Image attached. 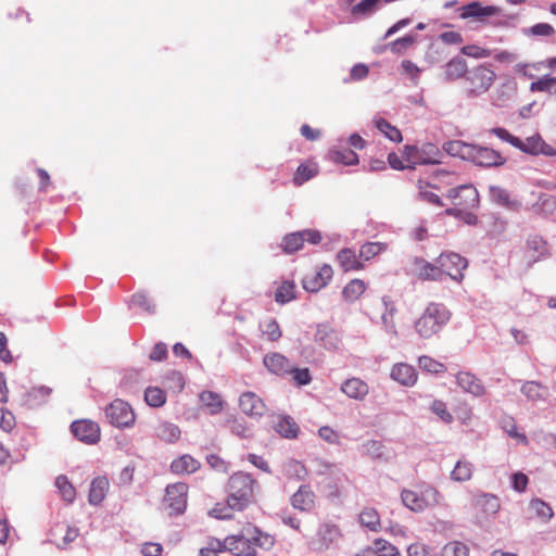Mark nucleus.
Here are the masks:
<instances>
[{
	"label": "nucleus",
	"instance_id": "obj_55",
	"mask_svg": "<svg viewBox=\"0 0 556 556\" xmlns=\"http://www.w3.org/2000/svg\"><path fill=\"white\" fill-rule=\"evenodd\" d=\"M286 470L290 477H295L299 480H303L306 476V469H305L304 465H302L300 462L294 460V459H290L286 464Z\"/></svg>",
	"mask_w": 556,
	"mask_h": 556
},
{
	"label": "nucleus",
	"instance_id": "obj_19",
	"mask_svg": "<svg viewBox=\"0 0 556 556\" xmlns=\"http://www.w3.org/2000/svg\"><path fill=\"white\" fill-rule=\"evenodd\" d=\"M415 270L418 278L422 280L441 281L443 279L442 268L437 262L431 264L422 258H415Z\"/></svg>",
	"mask_w": 556,
	"mask_h": 556
},
{
	"label": "nucleus",
	"instance_id": "obj_60",
	"mask_svg": "<svg viewBox=\"0 0 556 556\" xmlns=\"http://www.w3.org/2000/svg\"><path fill=\"white\" fill-rule=\"evenodd\" d=\"M460 51L463 54H465L467 56L476 58V59L489 58L491 55L490 50L481 48L476 45L465 46L462 48Z\"/></svg>",
	"mask_w": 556,
	"mask_h": 556
},
{
	"label": "nucleus",
	"instance_id": "obj_6",
	"mask_svg": "<svg viewBox=\"0 0 556 556\" xmlns=\"http://www.w3.org/2000/svg\"><path fill=\"white\" fill-rule=\"evenodd\" d=\"M470 162L481 167H498L505 164L506 159L494 149L472 144L470 150Z\"/></svg>",
	"mask_w": 556,
	"mask_h": 556
},
{
	"label": "nucleus",
	"instance_id": "obj_2",
	"mask_svg": "<svg viewBox=\"0 0 556 556\" xmlns=\"http://www.w3.org/2000/svg\"><path fill=\"white\" fill-rule=\"evenodd\" d=\"M256 481L249 473L239 471L228 480V504L237 510L244 509L254 496Z\"/></svg>",
	"mask_w": 556,
	"mask_h": 556
},
{
	"label": "nucleus",
	"instance_id": "obj_3",
	"mask_svg": "<svg viewBox=\"0 0 556 556\" xmlns=\"http://www.w3.org/2000/svg\"><path fill=\"white\" fill-rule=\"evenodd\" d=\"M495 73L485 65H480L467 73V81L470 84L468 94L471 97L486 92L495 80Z\"/></svg>",
	"mask_w": 556,
	"mask_h": 556
},
{
	"label": "nucleus",
	"instance_id": "obj_36",
	"mask_svg": "<svg viewBox=\"0 0 556 556\" xmlns=\"http://www.w3.org/2000/svg\"><path fill=\"white\" fill-rule=\"evenodd\" d=\"M200 401L211 409V414H217L223 407L220 395L212 391L202 392Z\"/></svg>",
	"mask_w": 556,
	"mask_h": 556
},
{
	"label": "nucleus",
	"instance_id": "obj_23",
	"mask_svg": "<svg viewBox=\"0 0 556 556\" xmlns=\"http://www.w3.org/2000/svg\"><path fill=\"white\" fill-rule=\"evenodd\" d=\"M341 390L349 397L362 401L368 394V386L358 378H351L342 383Z\"/></svg>",
	"mask_w": 556,
	"mask_h": 556
},
{
	"label": "nucleus",
	"instance_id": "obj_11",
	"mask_svg": "<svg viewBox=\"0 0 556 556\" xmlns=\"http://www.w3.org/2000/svg\"><path fill=\"white\" fill-rule=\"evenodd\" d=\"M460 17L469 18L475 17L478 21H484L489 16H493L500 13V9L494 5L483 7L478 1H472L466 5H463L460 9Z\"/></svg>",
	"mask_w": 556,
	"mask_h": 556
},
{
	"label": "nucleus",
	"instance_id": "obj_15",
	"mask_svg": "<svg viewBox=\"0 0 556 556\" xmlns=\"http://www.w3.org/2000/svg\"><path fill=\"white\" fill-rule=\"evenodd\" d=\"M390 377L402 386L412 387L417 381V371L406 363H399L392 367Z\"/></svg>",
	"mask_w": 556,
	"mask_h": 556
},
{
	"label": "nucleus",
	"instance_id": "obj_14",
	"mask_svg": "<svg viewBox=\"0 0 556 556\" xmlns=\"http://www.w3.org/2000/svg\"><path fill=\"white\" fill-rule=\"evenodd\" d=\"M456 382L463 391L472 394L473 396H482L485 388L481 380L469 371H460L456 375Z\"/></svg>",
	"mask_w": 556,
	"mask_h": 556
},
{
	"label": "nucleus",
	"instance_id": "obj_51",
	"mask_svg": "<svg viewBox=\"0 0 556 556\" xmlns=\"http://www.w3.org/2000/svg\"><path fill=\"white\" fill-rule=\"evenodd\" d=\"M262 331L268 340L277 341L281 337V330L276 319H268L262 324Z\"/></svg>",
	"mask_w": 556,
	"mask_h": 556
},
{
	"label": "nucleus",
	"instance_id": "obj_49",
	"mask_svg": "<svg viewBox=\"0 0 556 556\" xmlns=\"http://www.w3.org/2000/svg\"><path fill=\"white\" fill-rule=\"evenodd\" d=\"M419 494L425 506V509L429 506H434L439 503L440 494L431 485H425Z\"/></svg>",
	"mask_w": 556,
	"mask_h": 556
},
{
	"label": "nucleus",
	"instance_id": "obj_8",
	"mask_svg": "<svg viewBox=\"0 0 556 556\" xmlns=\"http://www.w3.org/2000/svg\"><path fill=\"white\" fill-rule=\"evenodd\" d=\"M187 490L185 483H175L166 488L164 503L172 509V514H181L187 505Z\"/></svg>",
	"mask_w": 556,
	"mask_h": 556
},
{
	"label": "nucleus",
	"instance_id": "obj_31",
	"mask_svg": "<svg viewBox=\"0 0 556 556\" xmlns=\"http://www.w3.org/2000/svg\"><path fill=\"white\" fill-rule=\"evenodd\" d=\"M531 91H542L551 96H556V77L551 75H544L530 85Z\"/></svg>",
	"mask_w": 556,
	"mask_h": 556
},
{
	"label": "nucleus",
	"instance_id": "obj_21",
	"mask_svg": "<svg viewBox=\"0 0 556 556\" xmlns=\"http://www.w3.org/2000/svg\"><path fill=\"white\" fill-rule=\"evenodd\" d=\"M179 427L169 421H159L154 427V435L165 443L173 444L180 438Z\"/></svg>",
	"mask_w": 556,
	"mask_h": 556
},
{
	"label": "nucleus",
	"instance_id": "obj_44",
	"mask_svg": "<svg viewBox=\"0 0 556 556\" xmlns=\"http://www.w3.org/2000/svg\"><path fill=\"white\" fill-rule=\"evenodd\" d=\"M420 152V164H435L439 163L437 156L440 155V151L433 143H426L419 148Z\"/></svg>",
	"mask_w": 556,
	"mask_h": 556
},
{
	"label": "nucleus",
	"instance_id": "obj_42",
	"mask_svg": "<svg viewBox=\"0 0 556 556\" xmlns=\"http://www.w3.org/2000/svg\"><path fill=\"white\" fill-rule=\"evenodd\" d=\"M55 485L66 502L72 503L74 501L76 494L75 489L65 476H59L55 479Z\"/></svg>",
	"mask_w": 556,
	"mask_h": 556
},
{
	"label": "nucleus",
	"instance_id": "obj_59",
	"mask_svg": "<svg viewBox=\"0 0 556 556\" xmlns=\"http://www.w3.org/2000/svg\"><path fill=\"white\" fill-rule=\"evenodd\" d=\"M131 301L135 305H138L139 307L143 308L146 312L150 314H153L155 312V305L143 292L134 294Z\"/></svg>",
	"mask_w": 556,
	"mask_h": 556
},
{
	"label": "nucleus",
	"instance_id": "obj_29",
	"mask_svg": "<svg viewBox=\"0 0 556 556\" xmlns=\"http://www.w3.org/2000/svg\"><path fill=\"white\" fill-rule=\"evenodd\" d=\"M473 466L470 462L459 459L451 472V479L457 482H465L471 479Z\"/></svg>",
	"mask_w": 556,
	"mask_h": 556
},
{
	"label": "nucleus",
	"instance_id": "obj_63",
	"mask_svg": "<svg viewBox=\"0 0 556 556\" xmlns=\"http://www.w3.org/2000/svg\"><path fill=\"white\" fill-rule=\"evenodd\" d=\"M232 510H237V508L230 507L228 503L226 505L216 504L215 507L211 509L210 515L217 519H229L231 518Z\"/></svg>",
	"mask_w": 556,
	"mask_h": 556
},
{
	"label": "nucleus",
	"instance_id": "obj_13",
	"mask_svg": "<svg viewBox=\"0 0 556 556\" xmlns=\"http://www.w3.org/2000/svg\"><path fill=\"white\" fill-rule=\"evenodd\" d=\"M241 410L251 417H261L265 413V404L253 392H245L239 399Z\"/></svg>",
	"mask_w": 556,
	"mask_h": 556
},
{
	"label": "nucleus",
	"instance_id": "obj_27",
	"mask_svg": "<svg viewBox=\"0 0 556 556\" xmlns=\"http://www.w3.org/2000/svg\"><path fill=\"white\" fill-rule=\"evenodd\" d=\"M471 146L472 144L460 140H452L444 143L443 150L452 156H457L468 161L470 157Z\"/></svg>",
	"mask_w": 556,
	"mask_h": 556
},
{
	"label": "nucleus",
	"instance_id": "obj_4",
	"mask_svg": "<svg viewBox=\"0 0 556 556\" xmlns=\"http://www.w3.org/2000/svg\"><path fill=\"white\" fill-rule=\"evenodd\" d=\"M109 422L117 428H127L135 422V413L131 406L123 401L115 400L105 408Z\"/></svg>",
	"mask_w": 556,
	"mask_h": 556
},
{
	"label": "nucleus",
	"instance_id": "obj_38",
	"mask_svg": "<svg viewBox=\"0 0 556 556\" xmlns=\"http://www.w3.org/2000/svg\"><path fill=\"white\" fill-rule=\"evenodd\" d=\"M144 400L152 407H160L165 404L166 395L163 390L156 387H149L144 392Z\"/></svg>",
	"mask_w": 556,
	"mask_h": 556
},
{
	"label": "nucleus",
	"instance_id": "obj_47",
	"mask_svg": "<svg viewBox=\"0 0 556 556\" xmlns=\"http://www.w3.org/2000/svg\"><path fill=\"white\" fill-rule=\"evenodd\" d=\"M416 41V37L414 35H406L402 38H399L389 43V49L395 53L401 54L408 48H410Z\"/></svg>",
	"mask_w": 556,
	"mask_h": 556
},
{
	"label": "nucleus",
	"instance_id": "obj_32",
	"mask_svg": "<svg viewBox=\"0 0 556 556\" xmlns=\"http://www.w3.org/2000/svg\"><path fill=\"white\" fill-rule=\"evenodd\" d=\"M521 392L531 401H540L545 399L547 389L535 381H527L521 387Z\"/></svg>",
	"mask_w": 556,
	"mask_h": 556
},
{
	"label": "nucleus",
	"instance_id": "obj_5",
	"mask_svg": "<svg viewBox=\"0 0 556 556\" xmlns=\"http://www.w3.org/2000/svg\"><path fill=\"white\" fill-rule=\"evenodd\" d=\"M437 263L442 268L443 277L448 276L456 281H460L464 278L463 270L468 265L465 257L454 252L441 253L437 258Z\"/></svg>",
	"mask_w": 556,
	"mask_h": 556
},
{
	"label": "nucleus",
	"instance_id": "obj_25",
	"mask_svg": "<svg viewBox=\"0 0 556 556\" xmlns=\"http://www.w3.org/2000/svg\"><path fill=\"white\" fill-rule=\"evenodd\" d=\"M467 73V63L463 58L455 56L444 66V80L453 81Z\"/></svg>",
	"mask_w": 556,
	"mask_h": 556
},
{
	"label": "nucleus",
	"instance_id": "obj_50",
	"mask_svg": "<svg viewBox=\"0 0 556 556\" xmlns=\"http://www.w3.org/2000/svg\"><path fill=\"white\" fill-rule=\"evenodd\" d=\"M374 548L380 556H401L399 549L388 541L383 539H377L374 541Z\"/></svg>",
	"mask_w": 556,
	"mask_h": 556
},
{
	"label": "nucleus",
	"instance_id": "obj_37",
	"mask_svg": "<svg viewBox=\"0 0 556 556\" xmlns=\"http://www.w3.org/2000/svg\"><path fill=\"white\" fill-rule=\"evenodd\" d=\"M376 127L393 142H401L403 139L401 131L384 118L377 119Z\"/></svg>",
	"mask_w": 556,
	"mask_h": 556
},
{
	"label": "nucleus",
	"instance_id": "obj_12",
	"mask_svg": "<svg viewBox=\"0 0 556 556\" xmlns=\"http://www.w3.org/2000/svg\"><path fill=\"white\" fill-rule=\"evenodd\" d=\"M332 277V268L325 265L319 271L312 275H306L303 278V288L308 292H317L325 287Z\"/></svg>",
	"mask_w": 556,
	"mask_h": 556
},
{
	"label": "nucleus",
	"instance_id": "obj_52",
	"mask_svg": "<svg viewBox=\"0 0 556 556\" xmlns=\"http://www.w3.org/2000/svg\"><path fill=\"white\" fill-rule=\"evenodd\" d=\"M404 159L408 162L406 165L409 169H415L417 164H420V152L416 146H405L403 152Z\"/></svg>",
	"mask_w": 556,
	"mask_h": 556
},
{
	"label": "nucleus",
	"instance_id": "obj_35",
	"mask_svg": "<svg viewBox=\"0 0 556 556\" xmlns=\"http://www.w3.org/2000/svg\"><path fill=\"white\" fill-rule=\"evenodd\" d=\"M476 503L488 515H494L500 508L498 498L492 494L478 496Z\"/></svg>",
	"mask_w": 556,
	"mask_h": 556
},
{
	"label": "nucleus",
	"instance_id": "obj_41",
	"mask_svg": "<svg viewBox=\"0 0 556 556\" xmlns=\"http://www.w3.org/2000/svg\"><path fill=\"white\" fill-rule=\"evenodd\" d=\"M542 144L543 139L541 138V136L535 135L532 137H528L525 141L520 139V144L515 146V148L521 150L525 153L539 154Z\"/></svg>",
	"mask_w": 556,
	"mask_h": 556
},
{
	"label": "nucleus",
	"instance_id": "obj_7",
	"mask_svg": "<svg viewBox=\"0 0 556 556\" xmlns=\"http://www.w3.org/2000/svg\"><path fill=\"white\" fill-rule=\"evenodd\" d=\"M447 198L452 200L453 205L459 207L473 210L479 205V193L471 185H463L450 189Z\"/></svg>",
	"mask_w": 556,
	"mask_h": 556
},
{
	"label": "nucleus",
	"instance_id": "obj_45",
	"mask_svg": "<svg viewBox=\"0 0 556 556\" xmlns=\"http://www.w3.org/2000/svg\"><path fill=\"white\" fill-rule=\"evenodd\" d=\"M304 237L302 231L287 235L283 239V249L287 253H293L302 248Z\"/></svg>",
	"mask_w": 556,
	"mask_h": 556
},
{
	"label": "nucleus",
	"instance_id": "obj_30",
	"mask_svg": "<svg viewBox=\"0 0 556 556\" xmlns=\"http://www.w3.org/2000/svg\"><path fill=\"white\" fill-rule=\"evenodd\" d=\"M338 261L345 271L358 270L363 268V264L357 260L354 251L343 249L338 253Z\"/></svg>",
	"mask_w": 556,
	"mask_h": 556
},
{
	"label": "nucleus",
	"instance_id": "obj_58",
	"mask_svg": "<svg viewBox=\"0 0 556 556\" xmlns=\"http://www.w3.org/2000/svg\"><path fill=\"white\" fill-rule=\"evenodd\" d=\"M380 251H381L380 243L368 242L361 247L359 257L363 258L364 261H369L370 258H372L374 256L379 254Z\"/></svg>",
	"mask_w": 556,
	"mask_h": 556
},
{
	"label": "nucleus",
	"instance_id": "obj_1",
	"mask_svg": "<svg viewBox=\"0 0 556 556\" xmlns=\"http://www.w3.org/2000/svg\"><path fill=\"white\" fill-rule=\"evenodd\" d=\"M451 313L442 303H429L422 315L415 321V329L422 338H431L448 323Z\"/></svg>",
	"mask_w": 556,
	"mask_h": 556
},
{
	"label": "nucleus",
	"instance_id": "obj_34",
	"mask_svg": "<svg viewBox=\"0 0 556 556\" xmlns=\"http://www.w3.org/2000/svg\"><path fill=\"white\" fill-rule=\"evenodd\" d=\"M401 500L402 503L413 511H422L425 509L420 494L415 491L403 490Z\"/></svg>",
	"mask_w": 556,
	"mask_h": 556
},
{
	"label": "nucleus",
	"instance_id": "obj_61",
	"mask_svg": "<svg viewBox=\"0 0 556 556\" xmlns=\"http://www.w3.org/2000/svg\"><path fill=\"white\" fill-rule=\"evenodd\" d=\"M431 410L439 416L444 422H451L453 416L446 408V404L443 401L435 400L432 402Z\"/></svg>",
	"mask_w": 556,
	"mask_h": 556
},
{
	"label": "nucleus",
	"instance_id": "obj_54",
	"mask_svg": "<svg viewBox=\"0 0 556 556\" xmlns=\"http://www.w3.org/2000/svg\"><path fill=\"white\" fill-rule=\"evenodd\" d=\"M418 364L421 369L428 372H441L444 370L443 364L426 355L419 357Z\"/></svg>",
	"mask_w": 556,
	"mask_h": 556
},
{
	"label": "nucleus",
	"instance_id": "obj_53",
	"mask_svg": "<svg viewBox=\"0 0 556 556\" xmlns=\"http://www.w3.org/2000/svg\"><path fill=\"white\" fill-rule=\"evenodd\" d=\"M527 245L530 250L539 253L538 256L533 257L534 262L539 261L541 256H544L547 253L546 242L539 236L530 237L527 241Z\"/></svg>",
	"mask_w": 556,
	"mask_h": 556
},
{
	"label": "nucleus",
	"instance_id": "obj_22",
	"mask_svg": "<svg viewBox=\"0 0 556 556\" xmlns=\"http://www.w3.org/2000/svg\"><path fill=\"white\" fill-rule=\"evenodd\" d=\"M265 367L273 374L283 376L290 371V363L280 353H270L264 357Z\"/></svg>",
	"mask_w": 556,
	"mask_h": 556
},
{
	"label": "nucleus",
	"instance_id": "obj_43",
	"mask_svg": "<svg viewBox=\"0 0 556 556\" xmlns=\"http://www.w3.org/2000/svg\"><path fill=\"white\" fill-rule=\"evenodd\" d=\"M331 160L333 162L342 163L344 165H353L358 162V156L354 151L350 149H344L331 151Z\"/></svg>",
	"mask_w": 556,
	"mask_h": 556
},
{
	"label": "nucleus",
	"instance_id": "obj_24",
	"mask_svg": "<svg viewBox=\"0 0 556 556\" xmlns=\"http://www.w3.org/2000/svg\"><path fill=\"white\" fill-rule=\"evenodd\" d=\"M200 468V463L189 454H185L170 464V470L177 475L193 473Z\"/></svg>",
	"mask_w": 556,
	"mask_h": 556
},
{
	"label": "nucleus",
	"instance_id": "obj_46",
	"mask_svg": "<svg viewBox=\"0 0 556 556\" xmlns=\"http://www.w3.org/2000/svg\"><path fill=\"white\" fill-rule=\"evenodd\" d=\"M294 288L293 282L285 281L276 291V302L285 304L294 299Z\"/></svg>",
	"mask_w": 556,
	"mask_h": 556
},
{
	"label": "nucleus",
	"instance_id": "obj_10",
	"mask_svg": "<svg viewBox=\"0 0 556 556\" xmlns=\"http://www.w3.org/2000/svg\"><path fill=\"white\" fill-rule=\"evenodd\" d=\"M340 536L338 527L333 525H321L317 531L316 538L312 541V546L316 551L328 549Z\"/></svg>",
	"mask_w": 556,
	"mask_h": 556
},
{
	"label": "nucleus",
	"instance_id": "obj_9",
	"mask_svg": "<svg viewBox=\"0 0 556 556\" xmlns=\"http://www.w3.org/2000/svg\"><path fill=\"white\" fill-rule=\"evenodd\" d=\"M75 438L87 444H94L100 440V427L91 420H76L71 425Z\"/></svg>",
	"mask_w": 556,
	"mask_h": 556
},
{
	"label": "nucleus",
	"instance_id": "obj_33",
	"mask_svg": "<svg viewBox=\"0 0 556 556\" xmlns=\"http://www.w3.org/2000/svg\"><path fill=\"white\" fill-rule=\"evenodd\" d=\"M365 289L363 280L353 279L343 288L342 295L346 301L353 302L364 293Z\"/></svg>",
	"mask_w": 556,
	"mask_h": 556
},
{
	"label": "nucleus",
	"instance_id": "obj_48",
	"mask_svg": "<svg viewBox=\"0 0 556 556\" xmlns=\"http://www.w3.org/2000/svg\"><path fill=\"white\" fill-rule=\"evenodd\" d=\"M382 303L386 306V312L382 314L381 319L388 332L395 333V325L393 323L394 306L388 298H382Z\"/></svg>",
	"mask_w": 556,
	"mask_h": 556
},
{
	"label": "nucleus",
	"instance_id": "obj_40",
	"mask_svg": "<svg viewBox=\"0 0 556 556\" xmlns=\"http://www.w3.org/2000/svg\"><path fill=\"white\" fill-rule=\"evenodd\" d=\"M359 521L364 527L371 531H377L380 525L379 515L374 508H365L359 514Z\"/></svg>",
	"mask_w": 556,
	"mask_h": 556
},
{
	"label": "nucleus",
	"instance_id": "obj_64",
	"mask_svg": "<svg viewBox=\"0 0 556 556\" xmlns=\"http://www.w3.org/2000/svg\"><path fill=\"white\" fill-rule=\"evenodd\" d=\"M491 134L495 135L497 138L510 143L513 147L520 144V139L518 137L513 136L507 129L502 127H494L490 130Z\"/></svg>",
	"mask_w": 556,
	"mask_h": 556
},
{
	"label": "nucleus",
	"instance_id": "obj_62",
	"mask_svg": "<svg viewBox=\"0 0 556 556\" xmlns=\"http://www.w3.org/2000/svg\"><path fill=\"white\" fill-rule=\"evenodd\" d=\"M490 197L492 201L500 205H508L509 203V194L508 192L497 186H491L490 187Z\"/></svg>",
	"mask_w": 556,
	"mask_h": 556
},
{
	"label": "nucleus",
	"instance_id": "obj_16",
	"mask_svg": "<svg viewBox=\"0 0 556 556\" xmlns=\"http://www.w3.org/2000/svg\"><path fill=\"white\" fill-rule=\"evenodd\" d=\"M315 341L327 350H337L340 345V338L337 331L327 324H319L317 326Z\"/></svg>",
	"mask_w": 556,
	"mask_h": 556
},
{
	"label": "nucleus",
	"instance_id": "obj_57",
	"mask_svg": "<svg viewBox=\"0 0 556 556\" xmlns=\"http://www.w3.org/2000/svg\"><path fill=\"white\" fill-rule=\"evenodd\" d=\"M289 374H292L293 379L298 386H306L312 380L308 368H294L290 366Z\"/></svg>",
	"mask_w": 556,
	"mask_h": 556
},
{
	"label": "nucleus",
	"instance_id": "obj_26",
	"mask_svg": "<svg viewBox=\"0 0 556 556\" xmlns=\"http://www.w3.org/2000/svg\"><path fill=\"white\" fill-rule=\"evenodd\" d=\"M109 485V480L105 477L94 478L89 491V503L91 505H99L105 498Z\"/></svg>",
	"mask_w": 556,
	"mask_h": 556
},
{
	"label": "nucleus",
	"instance_id": "obj_17",
	"mask_svg": "<svg viewBox=\"0 0 556 556\" xmlns=\"http://www.w3.org/2000/svg\"><path fill=\"white\" fill-rule=\"evenodd\" d=\"M216 545L219 552L229 551L236 556H242L253 547L247 543L243 536L238 535H229L224 542L216 541Z\"/></svg>",
	"mask_w": 556,
	"mask_h": 556
},
{
	"label": "nucleus",
	"instance_id": "obj_39",
	"mask_svg": "<svg viewBox=\"0 0 556 556\" xmlns=\"http://www.w3.org/2000/svg\"><path fill=\"white\" fill-rule=\"evenodd\" d=\"M530 508L535 515L541 518L544 522H547L553 517L554 513L552 507L540 498H534L530 502Z\"/></svg>",
	"mask_w": 556,
	"mask_h": 556
},
{
	"label": "nucleus",
	"instance_id": "obj_18",
	"mask_svg": "<svg viewBox=\"0 0 556 556\" xmlns=\"http://www.w3.org/2000/svg\"><path fill=\"white\" fill-rule=\"evenodd\" d=\"M315 494L311 488L303 484L291 496V505L301 511H309L314 507Z\"/></svg>",
	"mask_w": 556,
	"mask_h": 556
},
{
	"label": "nucleus",
	"instance_id": "obj_28",
	"mask_svg": "<svg viewBox=\"0 0 556 556\" xmlns=\"http://www.w3.org/2000/svg\"><path fill=\"white\" fill-rule=\"evenodd\" d=\"M275 429L280 435L287 439H294L299 433V426L288 416L279 417L275 425Z\"/></svg>",
	"mask_w": 556,
	"mask_h": 556
},
{
	"label": "nucleus",
	"instance_id": "obj_56",
	"mask_svg": "<svg viewBox=\"0 0 556 556\" xmlns=\"http://www.w3.org/2000/svg\"><path fill=\"white\" fill-rule=\"evenodd\" d=\"M444 556H468V547L460 542H452L444 546Z\"/></svg>",
	"mask_w": 556,
	"mask_h": 556
},
{
	"label": "nucleus",
	"instance_id": "obj_20",
	"mask_svg": "<svg viewBox=\"0 0 556 556\" xmlns=\"http://www.w3.org/2000/svg\"><path fill=\"white\" fill-rule=\"evenodd\" d=\"M359 451L363 455L370 457L372 460H382L388 462L390 459V454L386 445L378 440H368L365 441Z\"/></svg>",
	"mask_w": 556,
	"mask_h": 556
}]
</instances>
